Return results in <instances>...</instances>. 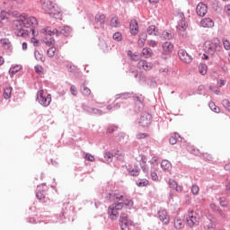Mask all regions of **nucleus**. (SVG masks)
<instances>
[{
  "instance_id": "nucleus-34",
  "label": "nucleus",
  "mask_w": 230,
  "mask_h": 230,
  "mask_svg": "<svg viewBox=\"0 0 230 230\" xmlns=\"http://www.w3.org/2000/svg\"><path fill=\"white\" fill-rule=\"evenodd\" d=\"M217 227V217H212L210 223L205 226V229H215Z\"/></svg>"
},
{
  "instance_id": "nucleus-33",
  "label": "nucleus",
  "mask_w": 230,
  "mask_h": 230,
  "mask_svg": "<svg viewBox=\"0 0 230 230\" xmlns=\"http://www.w3.org/2000/svg\"><path fill=\"white\" fill-rule=\"evenodd\" d=\"M142 55L145 57V58H150V57L154 55V52L152 51V49L144 48L142 49Z\"/></svg>"
},
{
  "instance_id": "nucleus-8",
  "label": "nucleus",
  "mask_w": 230,
  "mask_h": 230,
  "mask_svg": "<svg viewBox=\"0 0 230 230\" xmlns=\"http://www.w3.org/2000/svg\"><path fill=\"white\" fill-rule=\"evenodd\" d=\"M105 199L109 202L118 204V202H120V200H125V196L118 193L116 190H111L106 195Z\"/></svg>"
},
{
  "instance_id": "nucleus-37",
  "label": "nucleus",
  "mask_w": 230,
  "mask_h": 230,
  "mask_svg": "<svg viewBox=\"0 0 230 230\" xmlns=\"http://www.w3.org/2000/svg\"><path fill=\"white\" fill-rule=\"evenodd\" d=\"M187 150L188 152H190V154H192L193 155H199V154H200V151H199V149H197L195 146H187Z\"/></svg>"
},
{
  "instance_id": "nucleus-59",
  "label": "nucleus",
  "mask_w": 230,
  "mask_h": 230,
  "mask_svg": "<svg viewBox=\"0 0 230 230\" xmlns=\"http://www.w3.org/2000/svg\"><path fill=\"white\" fill-rule=\"evenodd\" d=\"M199 191H200V189L198 187V185H192L191 193L193 195H199Z\"/></svg>"
},
{
  "instance_id": "nucleus-41",
  "label": "nucleus",
  "mask_w": 230,
  "mask_h": 230,
  "mask_svg": "<svg viewBox=\"0 0 230 230\" xmlns=\"http://www.w3.org/2000/svg\"><path fill=\"white\" fill-rule=\"evenodd\" d=\"M81 108L83 109V111L84 112H86V114H91L93 115V108H91L89 105L85 104V103H83L81 105Z\"/></svg>"
},
{
  "instance_id": "nucleus-7",
  "label": "nucleus",
  "mask_w": 230,
  "mask_h": 230,
  "mask_svg": "<svg viewBox=\"0 0 230 230\" xmlns=\"http://www.w3.org/2000/svg\"><path fill=\"white\" fill-rule=\"evenodd\" d=\"M163 52L161 54V58L163 60H168L173 51V44L170 41L164 42L162 45Z\"/></svg>"
},
{
  "instance_id": "nucleus-15",
  "label": "nucleus",
  "mask_w": 230,
  "mask_h": 230,
  "mask_svg": "<svg viewBox=\"0 0 230 230\" xmlns=\"http://www.w3.org/2000/svg\"><path fill=\"white\" fill-rule=\"evenodd\" d=\"M129 31L131 35H137L139 33V24L137 23V20H131L129 23Z\"/></svg>"
},
{
  "instance_id": "nucleus-61",
  "label": "nucleus",
  "mask_w": 230,
  "mask_h": 230,
  "mask_svg": "<svg viewBox=\"0 0 230 230\" xmlns=\"http://www.w3.org/2000/svg\"><path fill=\"white\" fill-rule=\"evenodd\" d=\"M140 168L142 169L144 173H148L149 169H148V165H146V164L140 163Z\"/></svg>"
},
{
  "instance_id": "nucleus-51",
  "label": "nucleus",
  "mask_w": 230,
  "mask_h": 230,
  "mask_svg": "<svg viewBox=\"0 0 230 230\" xmlns=\"http://www.w3.org/2000/svg\"><path fill=\"white\" fill-rule=\"evenodd\" d=\"M159 73H161L164 76H168L170 74V69L168 67H160L158 69Z\"/></svg>"
},
{
  "instance_id": "nucleus-42",
  "label": "nucleus",
  "mask_w": 230,
  "mask_h": 230,
  "mask_svg": "<svg viewBox=\"0 0 230 230\" xmlns=\"http://www.w3.org/2000/svg\"><path fill=\"white\" fill-rule=\"evenodd\" d=\"M155 170H157V168L151 169V179L152 181H155V182H158L159 176L157 175V172H155Z\"/></svg>"
},
{
  "instance_id": "nucleus-40",
  "label": "nucleus",
  "mask_w": 230,
  "mask_h": 230,
  "mask_svg": "<svg viewBox=\"0 0 230 230\" xmlns=\"http://www.w3.org/2000/svg\"><path fill=\"white\" fill-rule=\"evenodd\" d=\"M112 38L116 42H121V40H123V35L119 31L115 32Z\"/></svg>"
},
{
  "instance_id": "nucleus-29",
  "label": "nucleus",
  "mask_w": 230,
  "mask_h": 230,
  "mask_svg": "<svg viewBox=\"0 0 230 230\" xmlns=\"http://www.w3.org/2000/svg\"><path fill=\"white\" fill-rule=\"evenodd\" d=\"M146 39H148V34H146V32L140 33L139 39H138V46H145V42L146 41Z\"/></svg>"
},
{
  "instance_id": "nucleus-31",
  "label": "nucleus",
  "mask_w": 230,
  "mask_h": 230,
  "mask_svg": "<svg viewBox=\"0 0 230 230\" xmlns=\"http://www.w3.org/2000/svg\"><path fill=\"white\" fill-rule=\"evenodd\" d=\"M161 168L164 170V172H170V168H172V164L168 160H163L161 163Z\"/></svg>"
},
{
  "instance_id": "nucleus-44",
  "label": "nucleus",
  "mask_w": 230,
  "mask_h": 230,
  "mask_svg": "<svg viewBox=\"0 0 230 230\" xmlns=\"http://www.w3.org/2000/svg\"><path fill=\"white\" fill-rule=\"evenodd\" d=\"M57 52V49L55 47H50L48 51L47 55L49 58H53L55 57V53Z\"/></svg>"
},
{
  "instance_id": "nucleus-43",
  "label": "nucleus",
  "mask_w": 230,
  "mask_h": 230,
  "mask_svg": "<svg viewBox=\"0 0 230 230\" xmlns=\"http://www.w3.org/2000/svg\"><path fill=\"white\" fill-rule=\"evenodd\" d=\"M208 107H209V109H211V111H213V112H217V114H218V112H220V108H218V107L215 104V102H210L208 103Z\"/></svg>"
},
{
  "instance_id": "nucleus-14",
  "label": "nucleus",
  "mask_w": 230,
  "mask_h": 230,
  "mask_svg": "<svg viewBox=\"0 0 230 230\" xmlns=\"http://www.w3.org/2000/svg\"><path fill=\"white\" fill-rule=\"evenodd\" d=\"M40 3L42 10H44V12H47L48 13L51 11V8L56 4L51 0H40Z\"/></svg>"
},
{
  "instance_id": "nucleus-64",
  "label": "nucleus",
  "mask_w": 230,
  "mask_h": 230,
  "mask_svg": "<svg viewBox=\"0 0 230 230\" xmlns=\"http://www.w3.org/2000/svg\"><path fill=\"white\" fill-rule=\"evenodd\" d=\"M85 160H86V161H90L91 163H93V162L94 161V155H93L87 153V154L85 155Z\"/></svg>"
},
{
  "instance_id": "nucleus-19",
  "label": "nucleus",
  "mask_w": 230,
  "mask_h": 230,
  "mask_svg": "<svg viewBox=\"0 0 230 230\" xmlns=\"http://www.w3.org/2000/svg\"><path fill=\"white\" fill-rule=\"evenodd\" d=\"M200 24L203 28H213L215 22H213L211 18H204L201 20Z\"/></svg>"
},
{
  "instance_id": "nucleus-20",
  "label": "nucleus",
  "mask_w": 230,
  "mask_h": 230,
  "mask_svg": "<svg viewBox=\"0 0 230 230\" xmlns=\"http://www.w3.org/2000/svg\"><path fill=\"white\" fill-rule=\"evenodd\" d=\"M168 184L172 190H175V191H178V192L182 191V187L179 186V184H177V181H175V180L169 179Z\"/></svg>"
},
{
  "instance_id": "nucleus-50",
  "label": "nucleus",
  "mask_w": 230,
  "mask_h": 230,
  "mask_svg": "<svg viewBox=\"0 0 230 230\" xmlns=\"http://www.w3.org/2000/svg\"><path fill=\"white\" fill-rule=\"evenodd\" d=\"M34 57L36 60H40V62H44V56L39 52V50L34 51Z\"/></svg>"
},
{
  "instance_id": "nucleus-35",
  "label": "nucleus",
  "mask_w": 230,
  "mask_h": 230,
  "mask_svg": "<svg viewBox=\"0 0 230 230\" xmlns=\"http://www.w3.org/2000/svg\"><path fill=\"white\" fill-rule=\"evenodd\" d=\"M19 71H21V66L16 65L9 69V75L11 77H13V75L19 73Z\"/></svg>"
},
{
  "instance_id": "nucleus-58",
  "label": "nucleus",
  "mask_w": 230,
  "mask_h": 230,
  "mask_svg": "<svg viewBox=\"0 0 230 230\" xmlns=\"http://www.w3.org/2000/svg\"><path fill=\"white\" fill-rule=\"evenodd\" d=\"M66 217H67V211L63 209L62 212H61L59 219L57 220V221H54V222H60V223H62L64 218H66Z\"/></svg>"
},
{
  "instance_id": "nucleus-1",
  "label": "nucleus",
  "mask_w": 230,
  "mask_h": 230,
  "mask_svg": "<svg viewBox=\"0 0 230 230\" xmlns=\"http://www.w3.org/2000/svg\"><path fill=\"white\" fill-rule=\"evenodd\" d=\"M13 26L16 37L27 39V37H30V31L32 37H37V35H39V31L35 30V28L39 26V22L35 16H30L26 13H23L20 19L13 21ZM24 28H31V30L29 31L28 30H24Z\"/></svg>"
},
{
  "instance_id": "nucleus-32",
  "label": "nucleus",
  "mask_w": 230,
  "mask_h": 230,
  "mask_svg": "<svg viewBox=\"0 0 230 230\" xmlns=\"http://www.w3.org/2000/svg\"><path fill=\"white\" fill-rule=\"evenodd\" d=\"M12 86L6 87L4 89V100H10L12 98Z\"/></svg>"
},
{
  "instance_id": "nucleus-4",
  "label": "nucleus",
  "mask_w": 230,
  "mask_h": 230,
  "mask_svg": "<svg viewBox=\"0 0 230 230\" xmlns=\"http://www.w3.org/2000/svg\"><path fill=\"white\" fill-rule=\"evenodd\" d=\"M43 35H49V37H53V35H63V37H69L71 35V27L63 26L58 29L51 30V27H46L41 30Z\"/></svg>"
},
{
  "instance_id": "nucleus-63",
  "label": "nucleus",
  "mask_w": 230,
  "mask_h": 230,
  "mask_svg": "<svg viewBox=\"0 0 230 230\" xmlns=\"http://www.w3.org/2000/svg\"><path fill=\"white\" fill-rule=\"evenodd\" d=\"M49 37L50 38L45 41V44H47V46H53V44H55V39H53L51 36Z\"/></svg>"
},
{
  "instance_id": "nucleus-21",
  "label": "nucleus",
  "mask_w": 230,
  "mask_h": 230,
  "mask_svg": "<svg viewBox=\"0 0 230 230\" xmlns=\"http://www.w3.org/2000/svg\"><path fill=\"white\" fill-rule=\"evenodd\" d=\"M175 34L170 31H164L161 34L162 40H172Z\"/></svg>"
},
{
  "instance_id": "nucleus-48",
  "label": "nucleus",
  "mask_w": 230,
  "mask_h": 230,
  "mask_svg": "<svg viewBox=\"0 0 230 230\" xmlns=\"http://www.w3.org/2000/svg\"><path fill=\"white\" fill-rule=\"evenodd\" d=\"M199 71L200 75H206V73H208V66L202 65V64L199 65Z\"/></svg>"
},
{
  "instance_id": "nucleus-57",
  "label": "nucleus",
  "mask_w": 230,
  "mask_h": 230,
  "mask_svg": "<svg viewBox=\"0 0 230 230\" xmlns=\"http://www.w3.org/2000/svg\"><path fill=\"white\" fill-rule=\"evenodd\" d=\"M92 114H95L96 116H102L103 111L97 108H92Z\"/></svg>"
},
{
  "instance_id": "nucleus-28",
  "label": "nucleus",
  "mask_w": 230,
  "mask_h": 230,
  "mask_svg": "<svg viewBox=\"0 0 230 230\" xmlns=\"http://www.w3.org/2000/svg\"><path fill=\"white\" fill-rule=\"evenodd\" d=\"M181 135L179 133H174L171 137L169 138L170 145H176L177 141H181Z\"/></svg>"
},
{
  "instance_id": "nucleus-62",
  "label": "nucleus",
  "mask_w": 230,
  "mask_h": 230,
  "mask_svg": "<svg viewBox=\"0 0 230 230\" xmlns=\"http://www.w3.org/2000/svg\"><path fill=\"white\" fill-rule=\"evenodd\" d=\"M223 46L226 51H229L230 49V42L227 40H223Z\"/></svg>"
},
{
  "instance_id": "nucleus-9",
  "label": "nucleus",
  "mask_w": 230,
  "mask_h": 230,
  "mask_svg": "<svg viewBox=\"0 0 230 230\" xmlns=\"http://www.w3.org/2000/svg\"><path fill=\"white\" fill-rule=\"evenodd\" d=\"M152 123V115L148 112H142L137 119V124L140 127H148Z\"/></svg>"
},
{
  "instance_id": "nucleus-23",
  "label": "nucleus",
  "mask_w": 230,
  "mask_h": 230,
  "mask_svg": "<svg viewBox=\"0 0 230 230\" xmlns=\"http://www.w3.org/2000/svg\"><path fill=\"white\" fill-rule=\"evenodd\" d=\"M128 174L131 175V177H137V175H139V172H141V169H139V166L134 165V168H128Z\"/></svg>"
},
{
  "instance_id": "nucleus-49",
  "label": "nucleus",
  "mask_w": 230,
  "mask_h": 230,
  "mask_svg": "<svg viewBox=\"0 0 230 230\" xmlns=\"http://www.w3.org/2000/svg\"><path fill=\"white\" fill-rule=\"evenodd\" d=\"M128 55L130 57L131 60L134 62H138V60L141 58L139 55L132 54V51H128Z\"/></svg>"
},
{
  "instance_id": "nucleus-54",
  "label": "nucleus",
  "mask_w": 230,
  "mask_h": 230,
  "mask_svg": "<svg viewBox=\"0 0 230 230\" xmlns=\"http://www.w3.org/2000/svg\"><path fill=\"white\" fill-rule=\"evenodd\" d=\"M110 24H111V28H118V24H119V22H118V18L113 17V18H111Z\"/></svg>"
},
{
  "instance_id": "nucleus-30",
  "label": "nucleus",
  "mask_w": 230,
  "mask_h": 230,
  "mask_svg": "<svg viewBox=\"0 0 230 230\" xmlns=\"http://www.w3.org/2000/svg\"><path fill=\"white\" fill-rule=\"evenodd\" d=\"M114 157L118 159V156L110 151L104 153V159L107 161V163H112V159H114Z\"/></svg>"
},
{
  "instance_id": "nucleus-56",
  "label": "nucleus",
  "mask_w": 230,
  "mask_h": 230,
  "mask_svg": "<svg viewBox=\"0 0 230 230\" xmlns=\"http://www.w3.org/2000/svg\"><path fill=\"white\" fill-rule=\"evenodd\" d=\"M149 163L152 165L153 170L155 169V168L157 169V166L159 164L157 163V157H153Z\"/></svg>"
},
{
  "instance_id": "nucleus-17",
  "label": "nucleus",
  "mask_w": 230,
  "mask_h": 230,
  "mask_svg": "<svg viewBox=\"0 0 230 230\" xmlns=\"http://www.w3.org/2000/svg\"><path fill=\"white\" fill-rule=\"evenodd\" d=\"M137 67L140 69H144V71H150V69H152L153 67V65L152 63L142 59L138 61Z\"/></svg>"
},
{
  "instance_id": "nucleus-26",
  "label": "nucleus",
  "mask_w": 230,
  "mask_h": 230,
  "mask_svg": "<svg viewBox=\"0 0 230 230\" xmlns=\"http://www.w3.org/2000/svg\"><path fill=\"white\" fill-rule=\"evenodd\" d=\"M95 22L97 24H100L101 28H104L105 25V16L104 14H96L95 15Z\"/></svg>"
},
{
  "instance_id": "nucleus-52",
  "label": "nucleus",
  "mask_w": 230,
  "mask_h": 230,
  "mask_svg": "<svg viewBox=\"0 0 230 230\" xmlns=\"http://www.w3.org/2000/svg\"><path fill=\"white\" fill-rule=\"evenodd\" d=\"M34 71H35V73H37V75H42L44 68L40 65H36L34 66Z\"/></svg>"
},
{
  "instance_id": "nucleus-10",
  "label": "nucleus",
  "mask_w": 230,
  "mask_h": 230,
  "mask_svg": "<svg viewBox=\"0 0 230 230\" xmlns=\"http://www.w3.org/2000/svg\"><path fill=\"white\" fill-rule=\"evenodd\" d=\"M119 226L121 230H130V226H132V220L128 219V215H127L126 213L120 214Z\"/></svg>"
},
{
  "instance_id": "nucleus-13",
  "label": "nucleus",
  "mask_w": 230,
  "mask_h": 230,
  "mask_svg": "<svg viewBox=\"0 0 230 230\" xmlns=\"http://www.w3.org/2000/svg\"><path fill=\"white\" fill-rule=\"evenodd\" d=\"M196 13L199 17H204L208 13V5L199 3L196 7Z\"/></svg>"
},
{
  "instance_id": "nucleus-12",
  "label": "nucleus",
  "mask_w": 230,
  "mask_h": 230,
  "mask_svg": "<svg viewBox=\"0 0 230 230\" xmlns=\"http://www.w3.org/2000/svg\"><path fill=\"white\" fill-rule=\"evenodd\" d=\"M49 17H53L54 19H61L62 17V11L58 8V5L55 4L50 11L48 13Z\"/></svg>"
},
{
  "instance_id": "nucleus-16",
  "label": "nucleus",
  "mask_w": 230,
  "mask_h": 230,
  "mask_svg": "<svg viewBox=\"0 0 230 230\" xmlns=\"http://www.w3.org/2000/svg\"><path fill=\"white\" fill-rule=\"evenodd\" d=\"M204 50L205 53H208V55H215V45H213V41H206L204 44Z\"/></svg>"
},
{
  "instance_id": "nucleus-53",
  "label": "nucleus",
  "mask_w": 230,
  "mask_h": 230,
  "mask_svg": "<svg viewBox=\"0 0 230 230\" xmlns=\"http://www.w3.org/2000/svg\"><path fill=\"white\" fill-rule=\"evenodd\" d=\"M10 17V13H8L6 11H2L0 13V19L2 21H6Z\"/></svg>"
},
{
  "instance_id": "nucleus-5",
  "label": "nucleus",
  "mask_w": 230,
  "mask_h": 230,
  "mask_svg": "<svg viewBox=\"0 0 230 230\" xmlns=\"http://www.w3.org/2000/svg\"><path fill=\"white\" fill-rule=\"evenodd\" d=\"M37 100L42 107H49V103H51V94L40 90L37 93Z\"/></svg>"
},
{
  "instance_id": "nucleus-45",
  "label": "nucleus",
  "mask_w": 230,
  "mask_h": 230,
  "mask_svg": "<svg viewBox=\"0 0 230 230\" xmlns=\"http://www.w3.org/2000/svg\"><path fill=\"white\" fill-rule=\"evenodd\" d=\"M36 199H38V200H42V199H46V190L37 191Z\"/></svg>"
},
{
  "instance_id": "nucleus-11",
  "label": "nucleus",
  "mask_w": 230,
  "mask_h": 230,
  "mask_svg": "<svg viewBox=\"0 0 230 230\" xmlns=\"http://www.w3.org/2000/svg\"><path fill=\"white\" fill-rule=\"evenodd\" d=\"M178 57L181 62H184V64H190L192 58L185 49H180L178 51Z\"/></svg>"
},
{
  "instance_id": "nucleus-46",
  "label": "nucleus",
  "mask_w": 230,
  "mask_h": 230,
  "mask_svg": "<svg viewBox=\"0 0 230 230\" xmlns=\"http://www.w3.org/2000/svg\"><path fill=\"white\" fill-rule=\"evenodd\" d=\"M229 204V201H227V199L221 197L219 198V205L221 208H227V205Z\"/></svg>"
},
{
  "instance_id": "nucleus-55",
  "label": "nucleus",
  "mask_w": 230,
  "mask_h": 230,
  "mask_svg": "<svg viewBox=\"0 0 230 230\" xmlns=\"http://www.w3.org/2000/svg\"><path fill=\"white\" fill-rule=\"evenodd\" d=\"M222 105H223V107H225V109H226V111H229V112H230V102H229V100L224 99L222 101Z\"/></svg>"
},
{
  "instance_id": "nucleus-3",
  "label": "nucleus",
  "mask_w": 230,
  "mask_h": 230,
  "mask_svg": "<svg viewBox=\"0 0 230 230\" xmlns=\"http://www.w3.org/2000/svg\"><path fill=\"white\" fill-rule=\"evenodd\" d=\"M128 98H133V100L136 102L137 111L141 112L145 107L143 104V100H145L143 95H136L134 93H122L115 95V100H128Z\"/></svg>"
},
{
  "instance_id": "nucleus-22",
  "label": "nucleus",
  "mask_w": 230,
  "mask_h": 230,
  "mask_svg": "<svg viewBox=\"0 0 230 230\" xmlns=\"http://www.w3.org/2000/svg\"><path fill=\"white\" fill-rule=\"evenodd\" d=\"M4 49H6L7 51H12V42H10V40L4 38L0 40Z\"/></svg>"
},
{
  "instance_id": "nucleus-27",
  "label": "nucleus",
  "mask_w": 230,
  "mask_h": 230,
  "mask_svg": "<svg viewBox=\"0 0 230 230\" xmlns=\"http://www.w3.org/2000/svg\"><path fill=\"white\" fill-rule=\"evenodd\" d=\"M147 33L148 35H155V37H157V35H159V30H157V27H155V25H150L147 28Z\"/></svg>"
},
{
  "instance_id": "nucleus-60",
  "label": "nucleus",
  "mask_w": 230,
  "mask_h": 230,
  "mask_svg": "<svg viewBox=\"0 0 230 230\" xmlns=\"http://www.w3.org/2000/svg\"><path fill=\"white\" fill-rule=\"evenodd\" d=\"M212 43L214 45L216 51H217V49H220V40H218V39H214Z\"/></svg>"
},
{
  "instance_id": "nucleus-47",
  "label": "nucleus",
  "mask_w": 230,
  "mask_h": 230,
  "mask_svg": "<svg viewBox=\"0 0 230 230\" xmlns=\"http://www.w3.org/2000/svg\"><path fill=\"white\" fill-rule=\"evenodd\" d=\"M66 69L69 73H76L78 71V67L73 64L66 65Z\"/></svg>"
},
{
  "instance_id": "nucleus-38",
  "label": "nucleus",
  "mask_w": 230,
  "mask_h": 230,
  "mask_svg": "<svg viewBox=\"0 0 230 230\" xmlns=\"http://www.w3.org/2000/svg\"><path fill=\"white\" fill-rule=\"evenodd\" d=\"M99 48H101V49L104 52L109 51V47L107 46V41L106 40H100Z\"/></svg>"
},
{
  "instance_id": "nucleus-6",
  "label": "nucleus",
  "mask_w": 230,
  "mask_h": 230,
  "mask_svg": "<svg viewBox=\"0 0 230 230\" xmlns=\"http://www.w3.org/2000/svg\"><path fill=\"white\" fill-rule=\"evenodd\" d=\"M186 222L189 227H195L199 226V215L193 209H189L188 215L186 217Z\"/></svg>"
},
{
  "instance_id": "nucleus-36",
  "label": "nucleus",
  "mask_w": 230,
  "mask_h": 230,
  "mask_svg": "<svg viewBox=\"0 0 230 230\" xmlns=\"http://www.w3.org/2000/svg\"><path fill=\"white\" fill-rule=\"evenodd\" d=\"M81 93H82V94H84V96H89V94H91V89L86 87L85 83H84L81 85Z\"/></svg>"
},
{
  "instance_id": "nucleus-18",
  "label": "nucleus",
  "mask_w": 230,
  "mask_h": 230,
  "mask_svg": "<svg viewBox=\"0 0 230 230\" xmlns=\"http://www.w3.org/2000/svg\"><path fill=\"white\" fill-rule=\"evenodd\" d=\"M158 217L163 224H170V217H168V212H166V210L164 209L158 211Z\"/></svg>"
},
{
  "instance_id": "nucleus-24",
  "label": "nucleus",
  "mask_w": 230,
  "mask_h": 230,
  "mask_svg": "<svg viewBox=\"0 0 230 230\" xmlns=\"http://www.w3.org/2000/svg\"><path fill=\"white\" fill-rule=\"evenodd\" d=\"M187 28H188V22H186V20L178 21V26H177L178 31H186Z\"/></svg>"
},
{
  "instance_id": "nucleus-25",
  "label": "nucleus",
  "mask_w": 230,
  "mask_h": 230,
  "mask_svg": "<svg viewBox=\"0 0 230 230\" xmlns=\"http://www.w3.org/2000/svg\"><path fill=\"white\" fill-rule=\"evenodd\" d=\"M174 227L177 230L182 229L184 227V220L181 219V217H176L174 218Z\"/></svg>"
},
{
  "instance_id": "nucleus-39",
  "label": "nucleus",
  "mask_w": 230,
  "mask_h": 230,
  "mask_svg": "<svg viewBox=\"0 0 230 230\" xmlns=\"http://www.w3.org/2000/svg\"><path fill=\"white\" fill-rule=\"evenodd\" d=\"M137 186H138V188H145V186H148V180L138 179V181H137Z\"/></svg>"
},
{
  "instance_id": "nucleus-2",
  "label": "nucleus",
  "mask_w": 230,
  "mask_h": 230,
  "mask_svg": "<svg viewBox=\"0 0 230 230\" xmlns=\"http://www.w3.org/2000/svg\"><path fill=\"white\" fill-rule=\"evenodd\" d=\"M125 206L128 209H131L134 207V201L124 198V200L111 204L108 208L109 218L111 220H118V217H119V211H121Z\"/></svg>"
}]
</instances>
